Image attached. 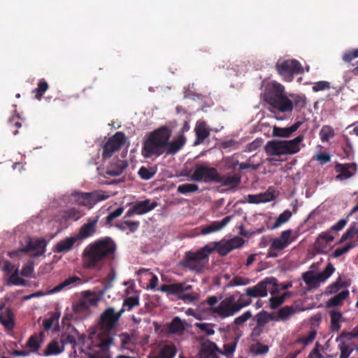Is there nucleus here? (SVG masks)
<instances>
[{"mask_svg": "<svg viewBox=\"0 0 358 358\" xmlns=\"http://www.w3.org/2000/svg\"><path fill=\"white\" fill-rule=\"evenodd\" d=\"M116 248L115 241L108 236L89 244L82 254L83 267L87 269L101 270L105 262L113 258Z\"/></svg>", "mask_w": 358, "mask_h": 358, "instance_id": "nucleus-1", "label": "nucleus"}, {"mask_svg": "<svg viewBox=\"0 0 358 358\" xmlns=\"http://www.w3.org/2000/svg\"><path fill=\"white\" fill-rule=\"evenodd\" d=\"M171 136V129L163 126L150 132L143 142L142 155L145 158L158 157L164 154L166 143Z\"/></svg>", "mask_w": 358, "mask_h": 358, "instance_id": "nucleus-2", "label": "nucleus"}, {"mask_svg": "<svg viewBox=\"0 0 358 358\" xmlns=\"http://www.w3.org/2000/svg\"><path fill=\"white\" fill-rule=\"evenodd\" d=\"M264 101L279 113H291L293 110V102L286 95L285 87L277 82L266 87ZM271 111L275 113L274 110Z\"/></svg>", "mask_w": 358, "mask_h": 358, "instance_id": "nucleus-3", "label": "nucleus"}, {"mask_svg": "<svg viewBox=\"0 0 358 358\" xmlns=\"http://www.w3.org/2000/svg\"><path fill=\"white\" fill-rule=\"evenodd\" d=\"M214 245H206L196 252H186L183 259L180 261L178 265L183 268L193 271L196 273H203L209 262V255L214 251L217 243Z\"/></svg>", "mask_w": 358, "mask_h": 358, "instance_id": "nucleus-4", "label": "nucleus"}, {"mask_svg": "<svg viewBox=\"0 0 358 358\" xmlns=\"http://www.w3.org/2000/svg\"><path fill=\"white\" fill-rule=\"evenodd\" d=\"M157 289L166 293L167 296H175L185 303H193L199 298V294L193 291V287L186 282L164 284Z\"/></svg>", "mask_w": 358, "mask_h": 358, "instance_id": "nucleus-5", "label": "nucleus"}, {"mask_svg": "<svg viewBox=\"0 0 358 358\" xmlns=\"http://www.w3.org/2000/svg\"><path fill=\"white\" fill-rule=\"evenodd\" d=\"M275 69L287 82H291L294 75L303 72L301 64L296 59H278L275 64Z\"/></svg>", "mask_w": 358, "mask_h": 358, "instance_id": "nucleus-6", "label": "nucleus"}, {"mask_svg": "<svg viewBox=\"0 0 358 358\" xmlns=\"http://www.w3.org/2000/svg\"><path fill=\"white\" fill-rule=\"evenodd\" d=\"M190 178L192 181L206 183L220 181L217 169L200 164H196Z\"/></svg>", "mask_w": 358, "mask_h": 358, "instance_id": "nucleus-7", "label": "nucleus"}, {"mask_svg": "<svg viewBox=\"0 0 358 358\" xmlns=\"http://www.w3.org/2000/svg\"><path fill=\"white\" fill-rule=\"evenodd\" d=\"M239 311L234 295L225 297L217 306L212 308V312L222 319L233 316Z\"/></svg>", "mask_w": 358, "mask_h": 358, "instance_id": "nucleus-8", "label": "nucleus"}, {"mask_svg": "<svg viewBox=\"0 0 358 358\" xmlns=\"http://www.w3.org/2000/svg\"><path fill=\"white\" fill-rule=\"evenodd\" d=\"M124 313V309L115 312L112 307H108L101 314L99 317L100 330L113 331L117 324L121 316Z\"/></svg>", "mask_w": 358, "mask_h": 358, "instance_id": "nucleus-9", "label": "nucleus"}, {"mask_svg": "<svg viewBox=\"0 0 358 358\" xmlns=\"http://www.w3.org/2000/svg\"><path fill=\"white\" fill-rule=\"evenodd\" d=\"M270 286L275 288L278 286V280L274 277H266L257 285L249 287L245 289V296L249 297H266L268 295V289Z\"/></svg>", "mask_w": 358, "mask_h": 358, "instance_id": "nucleus-10", "label": "nucleus"}, {"mask_svg": "<svg viewBox=\"0 0 358 358\" xmlns=\"http://www.w3.org/2000/svg\"><path fill=\"white\" fill-rule=\"evenodd\" d=\"M335 268L334 266L329 263L325 268L317 274H315L313 271H308L303 274V280L305 283L310 287H315L317 284L325 281L328 279L334 272Z\"/></svg>", "mask_w": 358, "mask_h": 358, "instance_id": "nucleus-11", "label": "nucleus"}, {"mask_svg": "<svg viewBox=\"0 0 358 358\" xmlns=\"http://www.w3.org/2000/svg\"><path fill=\"white\" fill-rule=\"evenodd\" d=\"M125 142V135L122 131L116 132L110 137L103 146L102 158L103 159H109L113 153L123 145Z\"/></svg>", "mask_w": 358, "mask_h": 358, "instance_id": "nucleus-12", "label": "nucleus"}, {"mask_svg": "<svg viewBox=\"0 0 358 358\" xmlns=\"http://www.w3.org/2000/svg\"><path fill=\"white\" fill-rule=\"evenodd\" d=\"M47 241L44 238H29L26 241V245L21 249L24 253L32 252V256L39 257L43 255L46 250Z\"/></svg>", "mask_w": 358, "mask_h": 358, "instance_id": "nucleus-13", "label": "nucleus"}, {"mask_svg": "<svg viewBox=\"0 0 358 358\" xmlns=\"http://www.w3.org/2000/svg\"><path fill=\"white\" fill-rule=\"evenodd\" d=\"M292 229L282 231L279 238H275L271 240L270 250L281 251L286 248L296 240V237L292 236Z\"/></svg>", "mask_w": 358, "mask_h": 358, "instance_id": "nucleus-14", "label": "nucleus"}, {"mask_svg": "<svg viewBox=\"0 0 358 358\" xmlns=\"http://www.w3.org/2000/svg\"><path fill=\"white\" fill-rule=\"evenodd\" d=\"M109 197L105 192L96 191L90 193H80L79 195L80 203L82 206H90L97 202L103 201Z\"/></svg>", "mask_w": 358, "mask_h": 358, "instance_id": "nucleus-15", "label": "nucleus"}, {"mask_svg": "<svg viewBox=\"0 0 358 358\" xmlns=\"http://www.w3.org/2000/svg\"><path fill=\"white\" fill-rule=\"evenodd\" d=\"M335 171L338 173V175L335 178L336 180H344L355 175L357 171V166L354 162L345 164L336 163L335 165Z\"/></svg>", "mask_w": 358, "mask_h": 358, "instance_id": "nucleus-16", "label": "nucleus"}, {"mask_svg": "<svg viewBox=\"0 0 358 358\" xmlns=\"http://www.w3.org/2000/svg\"><path fill=\"white\" fill-rule=\"evenodd\" d=\"M99 220V215L90 217L87 222L79 229L78 234L76 236L78 240H83L92 236L96 231V224Z\"/></svg>", "mask_w": 358, "mask_h": 358, "instance_id": "nucleus-17", "label": "nucleus"}, {"mask_svg": "<svg viewBox=\"0 0 358 358\" xmlns=\"http://www.w3.org/2000/svg\"><path fill=\"white\" fill-rule=\"evenodd\" d=\"M232 215L225 217L222 221H214L207 225H202L197 228L199 234L207 235L222 229L232 219Z\"/></svg>", "mask_w": 358, "mask_h": 358, "instance_id": "nucleus-18", "label": "nucleus"}, {"mask_svg": "<svg viewBox=\"0 0 358 358\" xmlns=\"http://www.w3.org/2000/svg\"><path fill=\"white\" fill-rule=\"evenodd\" d=\"M114 341L112 331L100 330L97 334L95 346L103 352H107Z\"/></svg>", "mask_w": 358, "mask_h": 358, "instance_id": "nucleus-19", "label": "nucleus"}, {"mask_svg": "<svg viewBox=\"0 0 358 358\" xmlns=\"http://www.w3.org/2000/svg\"><path fill=\"white\" fill-rule=\"evenodd\" d=\"M128 166L125 160L119 159H113V162L106 167L105 176H117L122 173L123 171Z\"/></svg>", "mask_w": 358, "mask_h": 358, "instance_id": "nucleus-20", "label": "nucleus"}, {"mask_svg": "<svg viewBox=\"0 0 358 358\" xmlns=\"http://www.w3.org/2000/svg\"><path fill=\"white\" fill-rule=\"evenodd\" d=\"M265 151L269 156H280L287 155L283 141L273 140L268 141Z\"/></svg>", "mask_w": 358, "mask_h": 358, "instance_id": "nucleus-21", "label": "nucleus"}, {"mask_svg": "<svg viewBox=\"0 0 358 358\" xmlns=\"http://www.w3.org/2000/svg\"><path fill=\"white\" fill-rule=\"evenodd\" d=\"M185 142L186 139L183 135L178 136L172 141L167 140L166 143L164 154L166 155H176L180 150L182 148L185 144Z\"/></svg>", "mask_w": 358, "mask_h": 358, "instance_id": "nucleus-22", "label": "nucleus"}, {"mask_svg": "<svg viewBox=\"0 0 358 358\" xmlns=\"http://www.w3.org/2000/svg\"><path fill=\"white\" fill-rule=\"evenodd\" d=\"M0 323L8 330H13L15 327L14 315L11 309L0 306Z\"/></svg>", "mask_w": 358, "mask_h": 358, "instance_id": "nucleus-23", "label": "nucleus"}, {"mask_svg": "<svg viewBox=\"0 0 358 358\" xmlns=\"http://www.w3.org/2000/svg\"><path fill=\"white\" fill-rule=\"evenodd\" d=\"M177 350L173 344H165L162 345L158 352H152L148 358H173Z\"/></svg>", "mask_w": 358, "mask_h": 358, "instance_id": "nucleus-24", "label": "nucleus"}, {"mask_svg": "<svg viewBox=\"0 0 358 358\" xmlns=\"http://www.w3.org/2000/svg\"><path fill=\"white\" fill-rule=\"evenodd\" d=\"M304 136L300 134L292 140H283L287 155H294L301 150V145L303 141Z\"/></svg>", "mask_w": 358, "mask_h": 358, "instance_id": "nucleus-25", "label": "nucleus"}, {"mask_svg": "<svg viewBox=\"0 0 358 358\" xmlns=\"http://www.w3.org/2000/svg\"><path fill=\"white\" fill-rule=\"evenodd\" d=\"M302 124L300 121L296 122L294 124L289 127H273V136L281 138H288L295 132Z\"/></svg>", "mask_w": 358, "mask_h": 358, "instance_id": "nucleus-26", "label": "nucleus"}, {"mask_svg": "<svg viewBox=\"0 0 358 358\" xmlns=\"http://www.w3.org/2000/svg\"><path fill=\"white\" fill-rule=\"evenodd\" d=\"M157 206V202H150V199L137 201L133 206V210L136 215L145 214Z\"/></svg>", "mask_w": 358, "mask_h": 358, "instance_id": "nucleus-27", "label": "nucleus"}, {"mask_svg": "<svg viewBox=\"0 0 358 358\" xmlns=\"http://www.w3.org/2000/svg\"><path fill=\"white\" fill-rule=\"evenodd\" d=\"M196 139L194 145H196L203 142L210 135V130L205 122H198L194 129Z\"/></svg>", "mask_w": 358, "mask_h": 358, "instance_id": "nucleus-28", "label": "nucleus"}, {"mask_svg": "<svg viewBox=\"0 0 358 358\" xmlns=\"http://www.w3.org/2000/svg\"><path fill=\"white\" fill-rule=\"evenodd\" d=\"M219 178L220 181H216V182L221 183L223 186L231 187H237L241 181V176L238 173L232 176H221L219 173Z\"/></svg>", "mask_w": 358, "mask_h": 358, "instance_id": "nucleus-29", "label": "nucleus"}, {"mask_svg": "<svg viewBox=\"0 0 358 358\" xmlns=\"http://www.w3.org/2000/svg\"><path fill=\"white\" fill-rule=\"evenodd\" d=\"M115 227L122 231H125L128 229L130 233H134L139 229L140 222L123 220L116 223Z\"/></svg>", "mask_w": 358, "mask_h": 358, "instance_id": "nucleus-30", "label": "nucleus"}, {"mask_svg": "<svg viewBox=\"0 0 358 358\" xmlns=\"http://www.w3.org/2000/svg\"><path fill=\"white\" fill-rule=\"evenodd\" d=\"M78 241L76 236L66 238L58 242L55 246V251L59 253L66 252L71 250L75 243Z\"/></svg>", "mask_w": 358, "mask_h": 358, "instance_id": "nucleus-31", "label": "nucleus"}, {"mask_svg": "<svg viewBox=\"0 0 358 358\" xmlns=\"http://www.w3.org/2000/svg\"><path fill=\"white\" fill-rule=\"evenodd\" d=\"M78 282H80L81 278L76 275L71 276L66 279L65 280H64L62 282L59 283L58 285L55 286L52 289H51L49 292V293L54 294L56 292H59L66 287L74 286L75 284Z\"/></svg>", "mask_w": 358, "mask_h": 358, "instance_id": "nucleus-32", "label": "nucleus"}, {"mask_svg": "<svg viewBox=\"0 0 358 358\" xmlns=\"http://www.w3.org/2000/svg\"><path fill=\"white\" fill-rule=\"evenodd\" d=\"M329 315L331 317V329L334 332H337L341 329V321L343 320L342 314L340 311L331 310L329 311Z\"/></svg>", "mask_w": 358, "mask_h": 358, "instance_id": "nucleus-33", "label": "nucleus"}, {"mask_svg": "<svg viewBox=\"0 0 358 358\" xmlns=\"http://www.w3.org/2000/svg\"><path fill=\"white\" fill-rule=\"evenodd\" d=\"M238 339L239 336H236L232 342L224 344L223 346V350L219 349L216 345L215 349L219 353L224 355L227 357H230L235 352Z\"/></svg>", "mask_w": 358, "mask_h": 358, "instance_id": "nucleus-34", "label": "nucleus"}, {"mask_svg": "<svg viewBox=\"0 0 358 358\" xmlns=\"http://www.w3.org/2000/svg\"><path fill=\"white\" fill-rule=\"evenodd\" d=\"M353 238L358 241V223H354L350 225V227L341 236L339 243Z\"/></svg>", "mask_w": 358, "mask_h": 358, "instance_id": "nucleus-35", "label": "nucleus"}, {"mask_svg": "<svg viewBox=\"0 0 358 358\" xmlns=\"http://www.w3.org/2000/svg\"><path fill=\"white\" fill-rule=\"evenodd\" d=\"M273 196L270 193H262L259 194H249L248 196V202L250 203H259L268 202L273 200Z\"/></svg>", "mask_w": 358, "mask_h": 358, "instance_id": "nucleus-36", "label": "nucleus"}, {"mask_svg": "<svg viewBox=\"0 0 358 358\" xmlns=\"http://www.w3.org/2000/svg\"><path fill=\"white\" fill-rule=\"evenodd\" d=\"M349 296L348 290H344L338 294H336L327 302V307H335L342 304L343 300H345Z\"/></svg>", "mask_w": 358, "mask_h": 358, "instance_id": "nucleus-37", "label": "nucleus"}, {"mask_svg": "<svg viewBox=\"0 0 358 358\" xmlns=\"http://www.w3.org/2000/svg\"><path fill=\"white\" fill-rule=\"evenodd\" d=\"M295 313L296 309L293 306H285L278 310L277 315V320L286 321Z\"/></svg>", "mask_w": 358, "mask_h": 358, "instance_id": "nucleus-38", "label": "nucleus"}, {"mask_svg": "<svg viewBox=\"0 0 358 358\" xmlns=\"http://www.w3.org/2000/svg\"><path fill=\"white\" fill-rule=\"evenodd\" d=\"M255 320L257 322V325L262 327L264 328V325L270 320H273V317L271 314L265 310H262V312L257 313Z\"/></svg>", "mask_w": 358, "mask_h": 358, "instance_id": "nucleus-39", "label": "nucleus"}, {"mask_svg": "<svg viewBox=\"0 0 358 358\" xmlns=\"http://www.w3.org/2000/svg\"><path fill=\"white\" fill-rule=\"evenodd\" d=\"M139 305V297L138 296H129L124 299L122 307L121 309H124V313L127 310L130 311L135 306Z\"/></svg>", "mask_w": 358, "mask_h": 358, "instance_id": "nucleus-40", "label": "nucleus"}, {"mask_svg": "<svg viewBox=\"0 0 358 358\" xmlns=\"http://www.w3.org/2000/svg\"><path fill=\"white\" fill-rule=\"evenodd\" d=\"M48 89V83L44 79H41L39 80L37 87L32 91V93L36 99L40 100Z\"/></svg>", "mask_w": 358, "mask_h": 358, "instance_id": "nucleus-41", "label": "nucleus"}, {"mask_svg": "<svg viewBox=\"0 0 358 358\" xmlns=\"http://www.w3.org/2000/svg\"><path fill=\"white\" fill-rule=\"evenodd\" d=\"M292 217V213L289 210H285L283 213H280L279 216L277 217L275 223L271 227L272 229H277L280 227L282 224L288 222V220Z\"/></svg>", "mask_w": 358, "mask_h": 358, "instance_id": "nucleus-42", "label": "nucleus"}, {"mask_svg": "<svg viewBox=\"0 0 358 358\" xmlns=\"http://www.w3.org/2000/svg\"><path fill=\"white\" fill-rule=\"evenodd\" d=\"M177 191L182 194L196 192L199 191V186L194 183H185L180 185L177 188Z\"/></svg>", "mask_w": 358, "mask_h": 358, "instance_id": "nucleus-43", "label": "nucleus"}, {"mask_svg": "<svg viewBox=\"0 0 358 358\" xmlns=\"http://www.w3.org/2000/svg\"><path fill=\"white\" fill-rule=\"evenodd\" d=\"M320 136L322 142H327L334 136V131L331 126L324 125L320 131Z\"/></svg>", "mask_w": 358, "mask_h": 358, "instance_id": "nucleus-44", "label": "nucleus"}, {"mask_svg": "<svg viewBox=\"0 0 358 358\" xmlns=\"http://www.w3.org/2000/svg\"><path fill=\"white\" fill-rule=\"evenodd\" d=\"M63 349H61L58 342L56 341H51L47 346L44 351L45 356H50L52 355H58L62 352Z\"/></svg>", "mask_w": 358, "mask_h": 358, "instance_id": "nucleus-45", "label": "nucleus"}, {"mask_svg": "<svg viewBox=\"0 0 358 358\" xmlns=\"http://www.w3.org/2000/svg\"><path fill=\"white\" fill-rule=\"evenodd\" d=\"M169 331L171 333H178L184 330V326L182 320L178 317H175L169 326Z\"/></svg>", "mask_w": 358, "mask_h": 358, "instance_id": "nucleus-46", "label": "nucleus"}, {"mask_svg": "<svg viewBox=\"0 0 358 358\" xmlns=\"http://www.w3.org/2000/svg\"><path fill=\"white\" fill-rule=\"evenodd\" d=\"M82 216L81 213L76 208H72L64 211L62 217L66 220H78Z\"/></svg>", "mask_w": 358, "mask_h": 358, "instance_id": "nucleus-47", "label": "nucleus"}, {"mask_svg": "<svg viewBox=\"0 0 358 358\" xmlns=\"http://www.w3.org/2000/svg\"><path fill=\"white\" fill-rule=\"evenodd\" d=\"M292 101L293 102V107L295 106L299 108H304L307 103L306 98L304 95L290 94Z\"/></svg>", "mask_w": 358, "mask_h": 358, "instance_id": "nucleus-48", "label": "nucleus"}, {"mask_svg": "<svg viewBox=\"0 0 358 358\" xmlns=\"http://www.w3.org/2000/svg\"><path fill=\"white\" fill-rule=\"evenodd\" d=\"M355 245H356L354 242H350L342 248H338L334 251L332 256L334 258H338L339 257L348 252L350 249L353 248Z\"/></svg>", "mask_w": 358, "mask_h": 358, "instance_id": "nucleus-49", "label": "nucleus"}, {"mask_svg": "<svg viewBox=\"0 0 358 358\" xmlns=\"http://www.w3.org/2000/svg\"><path fill=\"white\" fill-rule=\"evenodd\" d=\"M87 301L84 298L80 299L73 306V310L75 313H84L89 310Z\"/></svg>", "mask_w": 358, "mask_h": 358, "instance_id": "nucleus-50", "label": "nucleus"}, {"mask_svg": "<svg viewBox=\"0 0 358 358\" xmlns=\"http://www.w3.org/2000/svg\"><path fill=\"white\" fill-rule=\"evenodd\" d=\"M26 346L31 350V352H35L40 348L41 344L38 341L36 335L30 336L26 343Z\"/></svg>", "mask_w": 358, "mask_h": 358, "instance_id": "nucleus-51", "label": "nucleus"}, {"mask_svg": "<svg viewBox=\"0 0 358 358\" xmlns=\"http://www.w3.org/2000/svg\"><path fill=\"white\" fill-rule=\"evenodd\" d=\"M250 350L255 355H263L268 351V347L259 342H257L255 345H251Z\"/></svg>", "mask_w": 358, "mask_h": 358, "instance_id": "nucleus-52", "label": "nucleus"}, {"mask_svg": "<svg viewBox=\"0 0 358 358\" xmlns=\"http://www.w3.org/2000/svg\"><path fill=\"white\" fill-rule=\"evenodd\" d=\"M124 212L123 207H119L113 212H111L108 214V215L106 217L105 225L108 226L110 225L111 222L115 218L120 217Z\"/></svg>", "mask_w": 358, "mask_h": 358, "instance_id": "nucleus-53", "label": "nucleus"}, {"mask_svg": "<svg viewBox=\"0 0 358 358\" xmlns=\"http://www.w3.org/2000/svg\"><path fill=\"white\" fill-rule=\"evenodd\" d=\"M358 57V48L346 50L343 55V60L345 62L350 63L353 59Z\"/></svg>", "mask_w": 358, "mask_h": 358, "instance_id": "nucleus-54", "label": "nucleus"}, {"mask_svg": "<svg viewBox=\"0 0 358 358\" xmlns=\"http://www.w3.org/2000/svg\"><path fill=\"white\" fill-rule=\"evenodd\" d=\"M252 316L250 310L245 312L241 315L236 317L234 320V324L236 326L243 325L246 321H248Z\"/></svg>", "mask_w": 358, "mask_h": 358, "instance_id": "nucleus-55", "label": "nucleus"}, {"mask_svg": "<svg viewBox=\"0 0 358 358\" xmlns=\"http://www.w3.org/2000/svg\"><path fill=\"white\" fill-rule=\"evenodd\" d=\"M197 327L203 331L207 336H211L215 334L213 329L215 324L210 323H199L197 324Z\"/></svg>", "mask_w": 358, "mask_h": 358, "instance_id": "nucleus-56", "label": "nucleus"}, {"mask_svg": "<svg viewBox=\"0 0 358 358\" xmlns=\"http://www.w3.org/2000/svg\"><path fill=\"white\" fill-rule=\"evenodd\" d=\"M229 245V250H233L236 248H241L244 244V241L240 237H235L227 241Z\"/></svg>", "mask_w": 358, "mask_h": 358, "instance_id": "nucleus-57", "label": "nucleus"}, {"mask_svg": "<svg viewBox=\"0 0 358 358\" xmlns=\"http://www.w3.org/2000/svg\"><path fill=\"white\" fill-rule=\"evenodd\" d=\"M8 282L10 284L15 285H24L25 280L18 276L17 271H15L13 273H12L9 278Z\"/></svg>", "mask_w": 358, "mask_h": 358, "instance_id": "nucleus-58", "label": "nucleus"}, {"mask_svg": "<svg viewBox=\"0 0 358 358\" xmlns=\"http://www.w3.org/2000/svg\"><path fill=\"white\" fill-rule=\"evenodd\" d=\"M121 340V348L129 349V345L131 343V338L128 333H122L120 334Z\"/></svg>", "mask_w": 358, "mask_h": 358, "instance_id": "nucleus-59", "label": "nucleus"}, {"mask_svg": "<svg viewBox=\"0 0 358 358\" xmlns=\"http://www.w3.org/2000/svg\"><path fill=\"white\" fill-rule=\"evenodd\" d=\"M155 173V171H151L149 169L145 166L141 167L138 171V175L140 176L141 178L143 180L151 179L154 176Z\"/></svg>", "mask_w": 358, "mask_h": 358, "instance_id": "nucleus-60", "label": "nucleus"}, {"mask_svg": "<svg viewBox=\"0 0 358 358\" xmlns=\"http://www.w3.org/2000/svg\"><path fill=\"white\" fill-rule=\"evenodd\" d=\"M236 302L239 306V310L242 308L249 306L252 303V300L250 298H247L244 294H241L239 298L236 300Z\"/></svg>", "mask_w": 358, "mask_h": 358, "instance_id": "nucleus-61", "label": "nucleus"}, {"mask_svg": "<svg viewBox=\"0 0 358 358\" xmlns=\"http://www.w3.org/2000/svg\"><path fill=\"white\" fill-rule=\"evenodd\" d=\"M116 278L115 271L113 269L109 272L106 278L104 280L105 289H109L112 287L113 282Z\"/></svg>", "mask_w": 358, "mask_h": 358, "instance_id": "nucleus-62", "label": "nucleus"}, {"mask_svg": "<svg viewBox=\"0 0 358 358\" xmlns=\"http://www.w3.org/2000/svg\"><path fill=\"white\" fill-rule=\"evenodd\" d=\"M339 349L341 350L339 358H348L352 351V350L350 349L349 346L344 343H342L339 345Z\"/></svg>", "mask_w": 358, "mask_h": 358, "instance_id": "nucleus-63", "label": "nucleus"}, {"mask_svg": "<svg viewBox=\"0 0 358 358\" xmlns=\"http://www.w3.org/2000/svg\"><path fill=\"white\" fill-rule=\"evenodd\" d=\"M230 283L234 286L246 285L250 283V280L248 278H243L241 276H235L231 280Z\"/></svg>", "mask_w": 358, "mask_h": 358, "instance_id": "nucleus-64", "label": "nucleus"}]
</instances>
